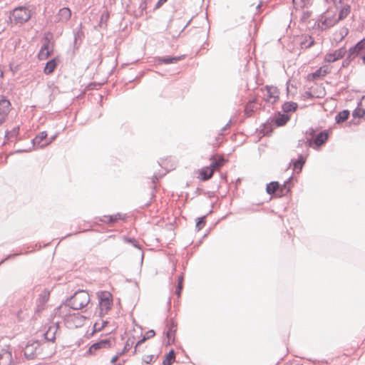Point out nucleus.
Instances as JSON below:
<instances>
[{
	"instance_id": "6e6d98bb",
	"label": "nucleus",
	"mask_w": 365,
	"mask_h": 365,
	"mask_svg": "<svg viewBox=\"0 0 365 365\" xmlns=\"http://www.w3.org/2000/svg\"><path fill=\"white\" fill-rule=\"evenodd\" d=\"M168 0H158L156 3L155 6L153 8V10L159 9L162 5H163Z\"/></svg>"
},
{
	"instance_id": "0eeeda50",
	"label": "nucleus",
	"mask_w": 365,
	"mask_h": 365,
	"mask_svg": "<svg viewBox=\"0 0 365 365\" xmlns=\"http://www.w3.org/2000/svg\"><path fill=\"white\" fill-rule=\"evenodd\" d=\"M166 327L167 330L165 331V335L168 341L165 345L169 346L175 341V334L177 331V324L173 319H170L169 321L167 320Z\"/></svg>"
},
{
	"instance_id": "f3484780",
	"label": "nucleus",
	"mask_w": 365,
	"mask_h": 365,
	"mask_svg": "<svg viewBox=\"0 0 365 365\" xmlns=\"http://www.w3.org/2000/svg\"><path fill=\"white\" fill-rule=\"evenodd\" d=\"M330 72V69L328 66H322L316 70L314 72L309 73L307 76L308 81H315L318 78H320L323 76H325L327 73Z\"/></svg>"
},
{
	"instance_id": "4d7b16f0",
	"label": "nucleus",
	"mask_w": 365,
	"mask_h": 365,
	"mask_svg": "<svg viewBox=\"0 0 365 365\" xmlns=\"http://www.w3.org/2000/svg\"><path fill=\"white\" fill-rule=\"evenodd\" d=\"M126 240L129 242H131L133 246L137 248V240L135 237H128Z\"/></svg>"
},
{
	"instance_id": "f704fd0d",
	"label": "nucleus",
	"mask_w": 365,
	"mask_h": 365,
	"mask_svg": "<svg viewBox=\"0 0 365 365\" xmlns=\"http://www.w3.org/2000/svg\"><path fill=\"white\" fill-rule=\"evenodd\" d=\"M297 108V103L292 101L285 102L282 106L284 113H287L289 112H294Z\"/></svg>"
},
{
	"instance_id": "6ab92c4d",
	"label": "nucleus",
	"mask_w": 365,
	"mask_h": 365,
	"mask_svg": "<svg viewBox=\"0 0 365 365\" xmlns=\"http://www.w3.org/2000/svg\"><path fill=\"white\" fill-rule=\"evenodd\" d=\"M346 52V51L344 48H340L339 49L336 50L332 53L327 54L325 56V60L329 63L334 62L338 59L343 58Z\"/></svg>"
},
{
	"instance_id": "09e8293b",
	"label": "nucleus",
	"mask_w": 365,
	"mask_h": 365,
	"mask_svg": "<svg viewBox=\"0 0 365 365\" xmlns=\"http://www.w3.org/2000/svg\"><path fill=\"white\" fill-rule=\"evenodd\" d=\"M22 253L21 252H16V253H14V254H9L8 255H6L1 261H0V264L5 262L6 261L10 259H12V258H14L16 256H19L20 255H21Z\"/></svg>"
},
{
	"instance_id": "864d4df0",
	"label": "nucleus",
	"mask_w": 365,
	"mask_h": 365,
	"mask_svg": "<svg viewBox=\"0 0 365 365\" xmlns=\"http://www.w3.org/2000/svg\"><path fill=\"white\" fill-rule=\"evenodd\" d=\"M252 112H253V110L251 108H250L248 105H247L245 106V113L247 115V117L251 116Z\"/></svg>"
},
{
	"instance_id": "de8ad7c7",
	"label": "nucleus",
	"mask_w": 365,
	"mask_h": 365,
	"mask_svg": "<svg viewBox=\"0 0 365 365\" xmlns=\"http://www.w3.org/2000/svg\"><path fill=\"white\" fill-rule=\"evenodd\" d=\"M157 358H158V356H155L153 354L147 355V356H145L143 357L142 361H143V363L150 364L154 359H156Z\"/></svg>"
},
{
	"instance_id": "c03bdc74",
	"label": "nucleus",
	"mask_w": 365,
	"mask_h": 365,
	"mask_svg": "<svg viewBox=\"0 0 365 365\" xmlns=\"http://www.w3.org/2000/svg\"><path fill=\"white\" fill-rule=\"evenodd\" d=\"M53 48H51L50 51H39L37 54V58L39 61H43L48 58L50 56L53 54Z\"/></svg>"
},
{
	"instance_id": "e433bc0d",
	"label": "nucleus",
	"mask_w": 365,
	"mask_h": 365,
	"mask_svg": "<svg viewBox=\"0 0 365 365\" xmlns=\"http://www.w3.org/2000/svg\"><path fill=\"white\" fill-rule=\"evenodd\" d=\"M131 348H133V353L137 352V343H135V337H133V339H128L126 341L122 352V354L123 353H125L128 351Z\"/></svg>"
},
{
	"instance_id": "1a4fd4ad",
	"label": "nucleus",
	"mask_w": 365,
	"mask_h": 365,
	"mask_svg": "<svg viewBox=\"0 0 365 365\" xmlns=\"http://www.w3.org/2000/svg\"><path fill=\"white\" fill-rule=\"evenodd\" d=\"M48 136L47 132L43 130L38 135H37L34 138L31 140L32 148H29L28 150L19 149L14 151V153H22L24 152L31 151L35 146H38L40 148L41 143L45 140Z\"/></svg>"
},
{
	"instance_id": "4468645a",
	"label": "nucleus",
	"mask_w": 365,
	"mask_h": 365,
	"mask_svg": "<svg viewBox=\"0 0 365 365\" xmlns=\"http://www.w3.org/2000/svg\"><path fill=\"white\" fill-rule=\"evenodd\" d=\"M71 17V11L68 7H63L58 10L55 22H67Z\"/></svg>"
},
{
	"instance_id": "a19ab883",
	"label": "nucleus",
	"mask_w": 365,
	"mask_h": 365,
	"mask_svg": "<svg viewBox=\"0 0 365 365\" xmlns=\"http://www.w3.org/2000/svg\"><path fill=\"white\" fill-rule=\"evenodd\" d=\"M53 34L51 31L45 32L43 34V37L42 38L43 43L51 45V48L53 47Z\"/></svg>"
},
{
	"instance_id": "4be33fe9",
	"label": "nucleus",
	"mask_w": 365,
	"mask_h": 365,
	"mask_svg": "<svg viewBox=\"0 0 365 365\" xmlns=\"http://www.w3.org/2000/svg\"><path fill=\"white\" fill-rule=\"evenodd\" d=\"M58 63H59V58L58 56L48 60L46 62L45 67L43 68V73L46 75L51 74L54 71L56 68L57 67Z\"/></svg>"
},
{
	"instance_id": "9d476101",
	"label": "nucleus",
	"mask_w": 365,
	"mask_h": 365,
	"mask_svg": "<svg viewBox=\"0 0 365 365\" xmlns=\"http://www.w3.org/2000/svg\"><path fill=\"white\" fill-rule=\"evenodd\" d=\"M50 291L48 289H44L38 295L36 299L37 309L36 312H39L44 309L45 305L49 299Z\"/></svg>"
},
{
	"instance_id": "f03ea898",
	"label": "nucleus",
	"mask_w": 365,
	"mask_h": 365,
	"mask_svg": "<svg viewBox=\"0 0 365 365\" xmlns=\"http://www.w3.org/2000/svg\"><path fill=\"white\" fill-rule=\"evenodd\" d=\"M89 302L90 295L88 292L79 289L72 296L66 299L65 304L73 310H78L86 307Z\"/></svg>"
},
{
	"instance_id": "f257e3e1",
	"label": "nucleus",
	"mask_w": 365,
	"mask_h": 365,
	"mask_svg": "<svg viewBox=\"0 0 365 365\" xmlns=\"http://www.w3.org/2000/svg\"><path fill=\"white\" fill-rule=\"evenodd\" d=\"M305 135L307 146L317 150L326 143L329 138V133L327 130H323L317 133V129L309 128L306 131Z\"/></svg>"
},
{
	"instance_id": "49530a36",
	"label": "nucleus",
	"mask_w": 365,
	"mask_h": 365,
	"mask_svg": "<svg viewBox=\"0 0 365 365\" xmlns=\"http://www.w3.org/2000/svg\"><path fill=\"white\" fill-rule=\"evenodd\" d=\"M19 131L20 125L14 127L12 130H9L10 132V137L15 138L16 141L20 140L21 138H19Z\"/></svg>"
},
{
	"instance_id": "b1692460",
	"label": "nucleus",
	"mask_w": 365,
	"mask_h": 365,
	"mask_svg": "<svg viewBox=\"0 0 365 365\" xmlns=\"http://www.w3.org/2000/svg\"><path fill=\"white\" fill-rule=\"evenodd\" d=\"M292 180V177L291 176L285 180L282 185L280 184L281 187L276 190L275 196L282 197L287 194L290 191V184Z\"/></svg>"
},
{
	"instance_id": "79ce46f5",
	"label": "nucleus",
	"mask_w": 365,
	"mask_h": 365,
	"mask_svg": "<svg viewBox=\"0 0 365 365\" xmlns=\"http://www.w3.org/2000/svg\"><path fill=\"white\" fill-rule=\"evenodd\" d=\"M155 334V332L153 329H150L146 331L144 334L141 333L142 338L138 339V346L144 343L146 340L153 338Z\"/></svg>"
},
{
	"instance_id": "a211bd4d",
	"label": "nucleus",
	"mask_w": 365,
	"mask_h": 365,
	"mask_svg": "<svg viewBox=\"0 0 365 365\" xmlns=\"http://www.w3.org/2000/svg\"><path fill=\"white\" fill-rule=\"evenodd\" d=\"M109 17V11L108 10L103 11V12L101 14L98 24L94 26V29L99 31L101 30H106Z\"/></svg>"
},
{
	"instance_id": "2f4dec72",
	"label": "nucleus",
	"mask_w": 365,
	"mask_h": 365,
	"mask_svg": "<svg viewBox=\"0 0 365 365\" xmlns=\"http://www.w3.org/2000/svg\"><path fill=\"white\" fill-rule=\"evenodd\" d=\"M350 115V112L349 110H343L339 112L335 116V121L337 124H340L346 121Z\"/></svg>"
},
{
	"instance_id": "58836bf2",
	"label": "nucleus",
	"mask_w": 365,
	"mask_h": 365,
	"mask_svg": "<svg viewBox=\"0 0 365 365\" xmlns=\"http://www.w3.org/2000/svg\"><path fill=\"white\" fill-rule=\"evenodd\" d=\"M361 101L358 103V106L352 112V116L355 118H361L365 115V109L360 108Z\"/></svg>"
},
{
	"instance_id": "69168bd1",
	"label": "nucleus",
	"mask_w": 365,
	"mask_h": 365,
	"mask_svg": "<svg viewBox=\"0 0 365 365\" xmlns=\"http://www.w3.org/2000/svg\"><path fill=\"white\" fill-rule=\"evenodd\" d=\"M231 125V120L222 128V131L226 130Z\"/></svg>"
},
{
	"instance_id": "37998d69",
	"label": "nucleus",
	"mask_w": 365,
	"mask_h": 365,
	"mask_svg": "<svg viewBox=\"0 0 365 365\" xmlns=\"http://www.w3.org/2000/svg\"><path fill=\"white\" fill-rule=\"evenodd\" d=\"M184 275L181 274L178 278V284L175 289V294L179 297L181 295L183 289Z\"/></svg>"
},
{
	"instance_id": "f8f14e48",
	"label": "nucleus",
	"mask_w": 365,
	"mask_h": 365,
	"mask_svg": "<svg viewBox=\"0 0 365 365\" xmlns=\"http://www.w3.org/2000/svg\"><path fill=\"white\" fill-rule=\"evenodd\" d=\"M39 346L38 341H35L32 343L28 342L24 349V356L26 359H34L36 356V349Z\"/></svg>"
},
{
	"instance_id": "a18cd8bd",
	"label": "nucleus",
	"mask_w": 365,
	"mask_h": 365,
	"mask_svg": "<svg viewBox=\"0 0 365 365\" xmlns=\"http://www.w3.org/2000/svg\"><path fill=\"white\" fill-rule=\"evenodd\" d=\"M206 224V216L197 218L195 227L197 230H200Z\"/></svg>"
},
{
	"instance_id": "412c9836",
	"label": "nucleus",
	"mask_w": 365,
	"mask_h": 365,
	"mask_svg": "<svg viewBox=\"0 0 365 365\" xmlns=\"http://www.w3.org/2000/svg\"><path fill=\"white\" fill-rule=\"evenodd\" d=\"M99 222H102L103 223L113 225L116 223L120 220H123V215L120 213H117L115 215H104L102 217L96 218Z\"/></svg>"
},
{
	"instance_id": "ddd939ff",
	"label": "nucleus",
	"mask_w": 365,
	"mask_h": 365,
	"mask_svg": "<svg viewBox=\"0 0 365 365\" xmlns=\"http://www.w3.org/2000/svg\"><path fill=\"white\" fill-rule=\"evenodd\" d=\"M73 49L78 50L82 40L84 38V32L82 31V23L81 22L78 27L73 29Z\"/></svg>"
},
{
	"instance_id": "8fccbe9b",
	"label": "nucleus",
	"mask_w": 365,
	"mask_h": 365,
	"mask_svg": "<svg viewBox=\"0 0 365 365\" xmlns=\"http://www.w3.org/2000/svg\"><path fill=\"white\" fill-rule=\"evenodd\" d=\"M312 12L309 11H303L302 15L301 16V21L306 22L309 18L311 16Z\"/></svg>"
},
{
	"instance_id": "7c9ffc66",
	"label": "nucleus",
	"mask_w": 365,
	"mask_h": 365,
	"mask_svg": "<svg viewBox=\"0 0 365 365\" xmlns=\"http://www.w3.org/2000/svg\"><path fill=\"white\" fill-rule=\"evenodd\" d=\"M214 171L209 167L202 168L200 170V178L202 181H206L209 180L213 175Z\"/></svg>"
},
{
	"instance_id": "9b49d317",
	"label": "nucleus",
	"mask_w": 365,
	"mask_h": 365,
	"mask_svg": "<svg viewBox=\"0 0 365 365\" xmlns=\"http://www.w3.org/2000/svg\"><path fill=\"white\" fill-rule=\"evenodd\" d=\"M60 326L58 322H56L50 325L48 329L43 333L45 340L53 343L55 342L56 334Z\"/></svg>"
},
{
	"instance_id": "0e129e2a",
	"label": "nucleus",
	"mask_w": 365,
	"mask_h": 365,
	"mask_svg": "<svg viewBox=\"0 0 365 365\" xmlns=\"http://www.w3.org/2000/svg\"><path fill=\"white\" fill-rule=\"evenodd\" d=\"M108 324V321H103L102 324L99 327L98 330H101L103 328L107 326Z\"/></svg>"
},
{
	"instance_id": "774afa93",
	"label": "nucleus",
	"mask_w": 365,
	"mask_h": 365,
	"mask_svg": "<svg viewBox=\"0 0 365 365\" xmlns=\"http://www.w3.org/2000/svg\"><path fill=\"white\" fill-rule=\"evenodd\" d=\"M98 328H99L98 324L97 322L95 323L94 325H93V332L100 331L101 330H98Z\"/></svg>"
},
{
	"instance_id": "423d86ee",
	"label": "nucleus",
	"mask_w": 365,
	"mask_h": 365,
	"mask_svg": "<svg viewBox=\"0 0 365 365\" xmlns=\"http://www.w3.org/2000/svg\"><path fill=\"white\" fill-rule=\"evenodd\" d=\"M338 23V20L330 15L329 11L326 12L322 19L317 21L315 25L321 30H326Z\"/></svg>"
},
{
	"instance_id": "13d9d810",
	"label": "nucleus",
	"mask_w": 365,
	"mask_h": 365,
	"mask_svg": "<svg viewBox=\"0 0 365 365\" xmlns=\"http://www.w3.org/2000/svg\"><path fill=\"white\" fill-rule=\"evenodd\" d=\"M122 355V352L117 353L115 356H113L110 360V363L115 365V361L118 359L120 356Z\"/></svg>"
},
{
	"instance_id": "e2e57ef3",
	"label": "nucleus",
	"mask_w": 365,
	"mask_h": 365,
	"mask_svg": "<svg viewBox=\"0 0 365 365\" xmlns=\"http://www.w3.org/2000/svg\"><path fill=\"white\" fill-rule=\"evenodd\" d=\"M7 115H3V113H0V125L5 122Z\"/></svg>"
},
{
	"instance_id": "473e14b6",
	"label": "nucleus",
	"mask_w": 365,
	"mask_h": 365,
	"mask_svg": "<svg viewBox=\"0 0 365 365\" xmlns=\"http://www.w3.org/2000/svg\"><path fill=\"white\" fill-rule=\"evenodd\" d=\"M71 320L73 321L74 326L76 327H81L83 324V322L86 317L80 313H74L71 315Z\"/></svg>"
},
{
	"instance_id": "ea45409f",
	"label": "nucleus",
	"mask_w": 365,
	"mask_h": 365,
	"mask_svg": "<svg viewBox=\"0 0 365 365\" xmlns=\"http://www.w3.org/2000/svg\"><path fill=\"white\" fill-rule=\"evenodd\" d=\"M350 10H351V8H350V6L349 5H346L344 6H343L339 12V15H338V17L336 18L337 20H338V22L344 19H345L348 14L350 13Z\"/></svg>"
},
{
	"instance_id": "bb28decb",
	"label": "nucleus",
	"mask_w": 365,
	"mask_h": 365,
	"mask_svg": "<svg viewBox=\"0 0 365 365\" xmlns=\"http://www.w3.org/2000/svg\"><path fill=\"white\" fill-rule=\"evenodd\" d=\"M305 163H306V158L302 154H299L298 155L297 159H292L291 160V163L292 164V165L294 167V170H298L299 172L302 171V168L304 165Z\"/></svg>"
},
{
	"instance_id": "c85d7f7f",
	"label": "nucleus",
	"mask_w": 365,
	"mask_h": 365,
	"mask_svg": "<svg viewBox=\"0 0 365 365\" xmlns=\"http://www.w3.org/2000/svg\"><path fill=\"white\" fill-rule=\"evenodd\" d=\"M261 133L263 135H268L272 132L273 129L276 127L274 123L272 122V119L270 117L262 125Z\"/></svg>"
},
{
	"instance_id": "6e6552de",
	"label": "nucleus",
	"mask_w": 365,
	"mask_h": 365,
	"mask_svg": "<svg viewBox=\"0 0 365 365\" xmlns=\"http://www.w3.org/2000/svg\"><path fill=\"white\" fill-rule=\"evenodd\" d=\"M266 93L264 95V99L266 102L275 103L279 98V91L277 87L272 86H265Z\"/></svg>"
},
{
	"instance_id": "052dcab7",
	"label": "nucleus",
	"mask_w": 365,
	"mask_h": 365,
	"mask_svg": "<svg viewBox=\"0 0 365 365\" xmlns=\"http://www.w3.org/2000/svg\"><path fill=\"white\" fill-rule=\"evenodd\" d=\"M354 58H352V56L351 58H349V56H348L347 58L343 61L342 66L345 67V66H348L349 64L350 61Z\"/></svg>"
},
{
	"instance_id": "aec40b11",
	"label": "nucleus",
	"mask_w": 365,
	"mask_h": 365,
	"mask_svg": "<svg viewBox=\"0 0 365 365\" xmlns=\"http://www.w3.org/2000/svg\"><path fill=\"white\" fill-rule=\"evenodd\" d=\"M299 46L301 49H307L315 44L314 39L308 34L302 35L299 37Z\"/></svg>"
},
{
	"instance_id": "39448f33",
	"label": "nucleus",
	"mask_w": 365,
	"mask_h": 365,
	"mask_svg": "<svg viewBox=\"0 0 365 365\" xmlns=\"http://www.w3.org/2000/svg\"><path fill=\"white\" fill-rule=\"evenodd\" d=\"M113 340L111 337H105L101 339L96 342L93 343L85 353V356L93 355L96 351L103 348H110L113 344Z\"/></svg>"
},
{
	"instance_id": "7ed1b4c3",
	"label": "nucleus",
	"mask_w": 365,
	"mask_h": 365,
	"mask_svg": "<svg viewBox=\"0 0 365 365\" xmlns=\"http://www.w3.org/2000/svg\"><path fill=\"white\" fill-rule=\"evenodd\" d=\"M9 20L16 25H23L31 18V11L25 6H19L9 11Z\"/></svg>"
},
{
	"instance_id": "c9c22d12",
	"label": "nucleus",
	"mask_w": 365,
	"mask_h": 365,
	"mask_svg": "<svg viewBox=\"0 0 365 365\" xmlns=\"http://www.w3.org/2000/svg\"><path fill=\"white\" fill-rule=\"evenodd\" d=\"M280 187L279 182L272 181L267 185L266 191L269 195H275L276 190Z\"/></svg>"
},
{
	"instance_id": "bf43d9fd",
	"label": "nucleus",
	"mask_w": 365,
	"mask_h": 365,
	"mask_svg": "<svg viewBox=\"0 0 365 365\" xmlns=\"http://www.w3.org/2000/svg\"><path fill=\"white\" fill-rule=\"evenodd\" d=\"M50 46L51 45L43 43L41 47L40 51H50V50H51Z\"/></svg>"
},
{
	"instance_id": "680f3d73",
	"label": "nucleus",
	"mask_w": 365,
	"mask_h": 365,
	"mask_svg": "<svg viewBox=\"0 0 365 365\" xmlns=\"http://www.w3.org/2000/svg\"><path fill=\"white\" fill-rule=\"evenodd\" d=\"M11 138L10 137V132H9V130H6L4 135L5 140H9Z\"/></svg>"
},
{
	"instance_id": "4c0bfd02",
	"label": "nucleus",
	"mask_w": 365,
	"mask_h": 365,
	"mask_svg": "<svg viewBox=\"0 0 365 365\" xmlns=\"http://www.w3.org/2000/svg\"><path fill=\"white\" fill-rule=\"evenodd\" d=\"M293 6L295 9H303L311 5V0H292Z\"/></svg>"
},
{
	"instance_id": "5701e85b",
	"label": "nucleus",
	"mask_w": 365,
	"mask_h": 365,
	"mask_svg": "<svg viewBox=\"0 0 365 365\" xmlns=\"http://www.w3.org/2000/svg\"><path fill=\"white\" fill-rule=\"evenodd\" d=\"M11 104L10 101L5 96L2 95L0 99V113L3 115H8L11 110Z\"/></svg>"
},
{
	"instance_id": "338daca9",
	"label": "nucleus",
	"mask_w": 365,
	"mask_h": 365,
	"mask_svg": "<svg viewBox=\"0 0 365 365\" xmlns=\"http://www.w3.org/2000/svg\"><path fill=\"white\" fill-rule=\"evenodd\" d=\"M304 144H306V140H304V139L302 140H298V144H297V146L299 147V146H302V145Z\"/></svg>"
},
{
	"instance_id": "cd10ccee",
	"label": "nucleus",
	"mask_w": 365,
	"mask_h": 365,
	"mask_svg": "<svg viewBox=\"0 0 365 365\" xmlns=\"http://www.w3.org/2000/svg\"><path fill=\"white\" fill-rule=\"evenodd\" d=\"M211 163L209 166L211 169L218 168L224 165L225 160L223 157L212 155L210 158Z\"/></svg>"
},
{
	"instance_id": "dca6fc26",
	"label": "nucleus",
	"mask_w": 365,
	"mask_h": 365,
	"mask_svg": "<svg viewBox=\"0 0 365 365\" xmlns=\"http://www.w3.org/2000/svg\"><path fill=\"white\" fill-rule=\"evenodd\" d=\"M365 50V38L358 41L354 46L349 50V58H355L360 53Z\"/></svg>"
},
{
	"instance_id": "20e7f679",
	"label": "nucleus",
	"mask_w": 365,
	"mask_h": 365,
	"mask_svg": "<svg viewBox=\"0 0 365 365\" xmlns=\"http://www.w3.org/2000/svg\"><path fill=\"white\" fill-rule=\"evenodd\" d=\"M98 299V306L100 309V315L106 314L112 307L113 297L112 294L107 291H100L97 292Z\"/></svg>"
},
{
	"instance_id": "a878e982",
	"label": "nucleus",
	"mask_w": 365,
	"mask_h": 365,
	"mask_svg": "<svg viewBox=\"0 0 365 365\" xmlns=\"http://www.w3.org/2000/svg\"><path fill=\"white\" fill-rule=\"evenodd\" d=\"M185 58V55L179 56H163L160 57L158 59V63H164V64H173L175 63L178 61L183 59Z\"/></svg>"
},
{
	"instance_id": "3c124183",
	"label": "nucleus",
	"mask_w": 365,
	"mask_h": 365,
	"mask_svg": "<svg viewBox=\"0 0 365 365\" xmlns=\"http://www.w3.org/2000/svg\"><path fill=\"white\" fill-rule=\"evenodd\" d=\"M101 84L96 82H91L87 86L86 89L91 91V90H96L98 89V87H100Z\"/></svg>"
},
{
	"instance_id": "603ef678",
	"label": "nucleus",
	"mask_w": 365,
	"mask_h": 365,
	"mask_svg": "<svg viewBox=\"0 0 365 365\" xmlns=\"http://www.w3.org/2000/svg\"><path fill=\"white\" fill-rule=\"evenodd\" d=\"M58 135V133H56L55 135H52L48 142L45 143H43L41 145H40V148H45L46 146H47L48 145H49L50 143H51L53 141H54Z\"/></svg>"
},
{
	"instance_id": "5fc2aeb1",
	"label": "nucleus",
	"mask_w": 365,
	"mask_h": 365,
	"mask_svg": "<svg viewBox=\"0 0 365 365\" xmlns=\"http://www.w3.org/2000/svg\"><path fill=\"white\" fill-rule=\"evenodd\" d=\"M303 98H309L312 99L314 98V95L310 91H305L304 94L302 95Z\"/></svg>"
},
{
	"instance_id": "2eb2a0df",
	"label": "nucleus",
	"mask_w": 365,
	"mask_h": 365,
	"mask_svg": "<svg viewBox=\"0 0 365 365\" xmlns=\"http://www.w3.org/2000/svg\"><path fill=\"white\" fill-rule=\"evenodd\" d=\"M271 118L276 127H280L286 125L290 119V116L288 114L282 113L279 111H278L275 115L272 116Z\"/></svg>"
},
{
	"instance_id": "72a5a7b5",
	"label": "nucleus",
	"mask_w": 365,
	"mask_h": 365,
	"mask_svg": "<svg viewBox=\"0 0 365 365\" xmlns=\"http://www.w3.org/2000/svg\"><path fill=\"white\" fill-rule=\"evenodd\" d=\"M175 352L174 349H170V351L165 355L164 359L163 360V365H171L175 361Z\"/></svg>"
},
{
	"instance_id": "393cba45",
	"label": "nucleus",
	"mask_w": 365,
	"mask_h": 365,
	"mask_svg": "<svg viewBox=\"0 0 365 365\" xmlns=\"http://www.w3.org/2000/svg\"><path fill=\"white\" fill-rule=\"evenodd\" d=\"M165 175V173H163V174L155 173L153 175V178H152V184H153L152 185V190L150 194L149 200H147L146 202H143L140 205V207H147L150 204L152 199L155 196L154 190H155V187L154 184L156 182V181H158L159 179H160Z\"/></svg>"
},
{
	"instance_id": "c756f323",
	"label": "nucleus",
	"mask_w": 365,
	"mask_h": 365,
	"mask_svg": "<svg viewBox=\"0 0 365 365\" xmlns=\"http://www.w3.org/2000/svg\"><path fill=\"white\" fill-rule=\"evenodd\" d=\"M11 352L5 351L3 354H0V365H12Z\"/></svg>"
}]
</instances>
